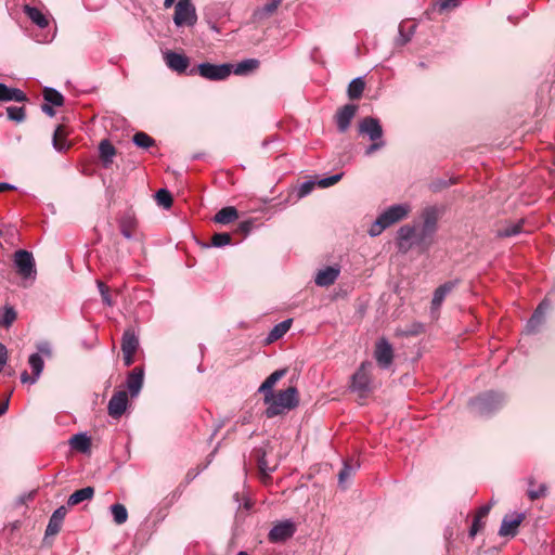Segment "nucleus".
<instances>
[{"instance_id": "obj_5", "label": "nucleus", "mask_w": 555, "mask_h": 555, "mask_svg": "<svg viewBox=\"0 0 555 555\" xmlns=\"http://www.w3.org/2000/svg\"><path fill=\"white\" fill-rule=\"evenodd\" d=\"M372 366L371 362H363L351 377L350 389L360 397H366L374 389L371 378Z\"/></svg>"}, {"instance_id": "obj_22", "label": "nucleus", "mask_w": 555, "mask_h": 555, "mask_svg": "<svg viewBox=\"0 0 555 555\" xmlns=\"http://www.w3.org/2000/svg\"><path fill=\"white\" fill-rule=\"evenodd\" d=\"M283 0H270L264 5L257 8L253 13V20L256 23H261L271 17L281 5Z\"/></svg>"}, {"instance_id": "obj_51", "label": "nucleus", "mask_w": 555, "mask_h": 555, "mask_svg": "<svg viewBox=\"0 0 555 555\" xmlns=\"http://www.w3.org/2000/svg\"><path fill=\"white\" fill-rule=\"evenodd\" d=\"M385 146V141L383 139L372 141V144L366 147L364 154L365 156L373 155L376 151L383 149Z\"/></svg>"}, {"instance_id": "obj_7", "label": "nucleus", "mask_w": 555, "mask_h": 555, "mask_svg": "<svg viewBox=\"0 0 555 555\" xmlns=\"http://www.w3.org/2000/svg\"><path fill=\"white\" fill-rule=\"evenodd\" d=\"M173 22L178 27L194 26L197 15L192 0H179L175 7Z\"/></svg>"}, {"instance_id": "obj_1", "label": "nucleus", "mask_w": 555, "mask_h": 555, "mask_svg": "<svg viewBox=\"0 0 555 555\" xmlns=\"http://www.w3.org/2000/svg\"><path fill=\"white\" fill-rule=\"evenodd\" d=\"M263 401L268 405L266 416L272 418L295 409L299 404L298 391L296 387H288L276 393L274 391L269 392L263 397Z\"/></svg>"}, {"instance_id": "obj_17", "label": "nucleus", "mask_w": 555, "mask_h": 555, "mask_svg": "<svg viewBox=\"0 0 555 555\" xmlns=\"http://www.w3.org/2000/svg\"><path fill=\"white\" fill-rule=\"evenodd\" d=\"M524 513L504 516L499 530V534L501 537H515L517 533V528L524 521Z\"/></svg>"}, {"instance_id": "obj_25", "label": "nucleus", "mask_w": 555, "mask_h": 555, "mask_svg": "<svg viewBox=\"0 0 555 555\" xmlns=\"http://www.w3.org/2000/svg\"><path fill=\"white\" fill-rule=\"evenodd\" d=\"M416 29V25L411 22H401L399 25V36L396 40L398 46L406 44L413 37Z\"/></svg>"}, {"instance_id": "obj_9", "label": "nucleus", "mask_w": 555, "mask_h": 555, "mask_svg": "<svg viewBox=\"0 0 555 555\" xmlns=\"http://www.w3.org/2000/svg\"><path fill=\"white\" fill-rule=\"evenodd\" d=\"M164 62L168 68L177 74H185L190 66V59L182 52H164Z\"/></svg>"}, {"instance_id": "obj_58", "label": "nucleus", "mask_w": 555, "mask_h": 555, "mask_svg": "<svg viewBox=\"0 0 555 555\" xmlns=\"http://www.w3.org/2000/svg\"><path fill=\"white\" fill-rule=\"evenodd\" d=\"M8 350L3 344H0V372L3 370L4 364L7 363Z\"/></svg>"}, {"instance_id": "obj_45", "label": "nucleus", "mask_w": 555, "mask_h": 555, "mask_svg": "<svg viewBox=\"0 0 555 555\" xmlns=\"http://www.w3.org/2000/svg\"><path fill=\"white\" fill-rule=\"evenodd\" d=\"M231 235L229 233L222 232V233H216L211 237V244L215 247H223L225 245H229L231 243Z\"/></svg>"}, {"instance_id": "obj_34", "label": "nucleus", "mask_w": 555, "mask_h": 555, "mask_svg": "<svg viewBox=\"0 0 555 555\" xmlns=\"http://www.w3.org/2000/svg\"><path fill=\"white\" fill-rule=\"evenodd\" d=\"M43 99L46 103L53 106H62L64 104V96L54 88L46 87L43 89Z\"/></svg>"}, {"instance_id": "obj_35", "label": "nucleus", "mask_w": 555, "mask_h": 555, "mask_svg": "<svg viewBox=\"0 0 555 555\" xmlns=\"http://www.w3.org/2000/svg\"><path fill=\"white\" fill-rule=\"evenodd\" d=\"M365 88V81L361 77H357L348 86V96L351 100H357L362 96Z\"/></svg>"}, {"instance_id": "obj_36", "label": "nucleus", "mask_w": 555, "mask_h": 555, "mask_svg": "<svg viewBox=\"0 0 555 555\" xmlns=\"http://www.w3.org/2000/svg\"><path fill=\"white\" fill-rule=\"evenodd\" d=\"M111 514L116 525H124L128 519V512L125 505L120 503L113 504L111 507Z\"/></svg>"}, {"instance_id": "obj_26", "label": "nucleus", "mask_w": 555, "mask_h": 555, "mask_svg": "<svg viewBox=\"0 0 555 555\" xmlns=\"http://www.w3.org/2000/svg\"><path fill=\"white\" fill-rule=\"evenodd\" d=\"M94 495V488L93 487H85L82 489L76 490L74 493H72L67 500L68 506H75L79 503H82L85 501H89Z\"/></svg>"}, {"instance_id": "obj_6", "label": "nucleus", "mask_w": 555, "mask_h": 555, "mask_svg": "<svg viewBox=\"0 0 555 555\" xmlns=\"http://www.w3.org/2000/svg\"><path fill=\"white\" fill-rule=\"evenodd\" d=\"M232 73V65L230 64H210L202 63L197 67L191 68L189 75L198 74L205 79L219 81L228 78Z\"/></svg>"}, {"instance_id": "obj_57", "label": "nucleus", "mask_w": 555, "mask_h": 555, "mask_svg": "<svg viewBox=\"0 0 555 555\" xmlns=\"http://www.w3.org/2000/svg\"><path fill=\"white\" fill-rule=\"evenodd\" d=\"M490 509H491V504L483 505L477 511V514L475 517L482 520L483 518H486L488 516V514L490 513Z\"/></svg>"}, {"instance_id": "obj_38", "label": "nucleus", "mask_w": 555, "mask_h": 555, "mask_svg": "<svg viewBox=\"0 0 555 555\" xmlns=\"http://www.w3.org/2000/svg\"><path fill=\"white\" fill-rule=\"evenodd\" d=\"M65 135H66V132H65L64 127L63 126L56 127V129L53 133V146L59 152L65 151L68 147V145L66 144V141H65Z\"/></svg>"}, {"instance_id": "obj_18", "label": "nucleus", "mask_w": 555, "mask_h": 555, "mask_svg": "<svg viewBox=\"0 0 555 555\" xmlns=\"http://www.w3.org/2000/svg\"><path fill=\"white\" fill-rule=\"evenodd\" d=\"M128 392L126 390H118L108 402V414L114 417H120L127 409Z\"/></svg>"}, {"instance_id": "obj_3", "label": "nucleus", "mask_w": 555, "mask_h": 555, "mask_svg": "<svg viewBox=\"0 0 555 555\" xmlns=\"http://www.w3.org/2000/svg\"><path fill=\"white\" fill-rule=\"evenodd\" d=\"M505 402L502 393L488 391L469 401L472 412L477 415L486 416L499 410Z\"/></svg>"}, {"instance_id": "obj_63", "label": "nucleus", "mask_w": 555, "mask_h": 555, "mask_svg": "<svg viewBox=\"0 0 555 555\" xmlns=\"http://www.w3.org/2000/svg\"><path fill=\"white\" fill-rule=\"evenodd\" d=\"M10 527H11V531L17 530L21 527V522L20 521H14V522H12L10 525Z\"/></svg>"}, {"instance_id": "obj_54", "label": "nucleus", "mask_w": 555, "mask_h": 555, "mask_svg": "<svg viewBox=\"0 0 555 555\" xmlns=\"http://www.w3.org/2000/svg\"><path fill=\"white\" fill-rule=\"evenodd\" d=\"M11 94H12L11 101H15V102H20V103L27 101L26 94L21 89L12 88Z\"/></svg>"}, {"instance_id": "obj_44", "label": "nucleus", "mask_w": 555, "mask_h": 555, "mask_svg": "<svg viewBox=\"0 0 555 555\" xmlns=\"http://www.w3.org/2000/svg\"><path fill=\"white\" fill-rule=\"evenodd\" d=\"M8 117L16 122H22L25 119L24 107L10 106L7 108Z\"/></svg>"}, {"instance_id": "obj_37", "label": "nucleus", "mask_w": 555, "mask_h": 555, "mask_svg": "<svg viewBox=\"0 0 555 555\" xmlns=\"http://www.w3.org/2000/svg\"><path fill=\"white\" fill-rule=\"evenodd\" d=\"M525 223L524 220L518 221L517 223L506 224L496 231V235L499 237H511L517 235L521 232V227Z\"/></svg>"}, {"instance_id": "obj_24", "label": "nucleus", "mask_w": 555, "mask_h": 555, "mask_svg": "<svg viewBox=\"0 0 555 555\" xmlns=\"http://www.w3.org/2000/svg\"><path fill=\"white\" fill-rule=\"evenodd\" d=\"M287 373V370L286 369H281V370H276L274 371L272 374H270L266 380L261 384V386L259 387V392H262L263 393V397H266V395H269V392H273V387L274 385L282 378L286 375Z\"/></svg>"}, {"instance_id": "obj_4", "label": "nucleus", "mask_w": 555, "mask_h": 555, "mask_svg": "<svg viewBox=\"0 0 555 555\" xmlns=\"http://www.w3.org/2000/svg\"><path fill=\"white\" fill-rule=\"evenodd\" d=\"M422 219L423 224L417 244L422 247H427L431 243L433 235L437 230L439 210L434 206L426 207L422 212Z\"/></svg>"}, {"instance_id": "obj_32", "label": "nucleus", "mask_w": 555, "mask_h": 555, "mask_svg": "<svg viewBox=\"0 0 555 555\" xmlns=\"http://www.w3.org/2000/svg\"><path fill=\"white\" fill-rule=\"evenodd\" d=\"M69 444L74 450L87 452L90 449L91 440L85 434H76L70 438Z\"/></svg>"}, {"instance_id": "obj_33", "label": "nucleus", "mask_w": 555, "mask_h": 555, "mask_svg": "<svg viewBox=\"0 0 555 555\" xmlns=\"http://www.w3.org/2000/svg\"><path fill=\"white\" fill-rule=\"evenodd\" d=\"M291 325H292L291 319L280 322L270 331V333L268 335V340L270 343H272V341L280 339L288 332V330L291 328Z\"/></svg>"}, {"instance_id": "obj_60", "label": "nucleus", "mask_w": 555, "mask_h": 555, "mask_svg": "<svg viewBox=\"0 0 555 555\" xmlns=\"http://www.w3.org/2000/svg\"><path fill=\"white\" fill-rule=\"evenodd\" d=\"M41 109L44 114H47L50 117H53L55 115V111L53 108V105L44 103L41 106Z\"/></svg>"}, {"instance_id": "obj_53", "label": "nucleus", "mask_w": 555, "mask_h": 555, "mask_svg": "<svg viewBox=\"0 0 555 555\" xmlns=\"http://www.w3.org/2000/svg\"><path fill=\"white\" fill-rule=\"evenodd\" d=\"M11 92L12 88L8 87L7 85L0 82V101L1 102H9L11 101Z\"/></svg>"}, {"instance_id": "obj_64", "label": "nucleus", "mask_w": 555, "mask_h": 555, "mask_svg": "<svg viewBox=\"0 0 555 555\" xmlns=\"http://www.w3.org/2000/svg\"><path fill=\"white\" fill-rule=\"evenodd\" d=\"M132 142L139 146V132H135L133 135H132Z\"/></svg>"}, {"instance_id": "obj_59", "label": "nucleus", "mask_w": 555, "mask_h": 555, "mask_svg": "<svg viewBox=\"0 0 555 555\" xmlns=\"http://www.w3.org/2000/svg\"><path fill=\"white\" fill-rule=\"evenodd\" d=\"M251 229V222L250 221H243L238 224L237 231L244 234H247Z\"/></svg>"}, {"instance_id": "obj_30", "label": "nucleus", "mask_w": 555, "mask_h": 555, "mask_svg": "<svg viewBox=\"0 0 555 555\" xmlns=\"http://www.w3.org/2000/svg\"><path fill=\"white\" fill-rule=\"evenodd\" d=\"M120 232L126 238H133L137 233V219L134 216H124L120 220Z\"/></svg>"}, {"instance_id": "obj_46", "label": "nucleus", "mask_w": 555, "mask_h": 555, "mask_svg": "<svg viewBox=\"0 0 555 555\" xmlns=\"http://www.w3.org/2000/svg\"><path fill=\"white\" fill-rule=\"evenodd\" d=\"M546 491H547V487L545 483H541L539 485V487L535 489V488H530L528 490V496L531 501H534V500H538L540 498H543L546 495Z\"/></svg>"}, {"instance_id": "obj_43", "label": "nucleus", "mask_w": 555, "mask_h": 555, "mask_svg": "<svg viewBox=\"0 0 555 555\" xmlns=\"http://www.w3.org/2000/svg\"><path fill=\"white\" fill-rule=\"evenodd\" d=\"M17 318V313L15 311V309L11 306H7L4 308V312H3V315L1 317L0 319V326L2 327H10L13 322L16 320Z\"/></svg>"}, {"instance_id": "obj_47", "label": "nucleus", "mask_w": 555, "mask_h": 555, "mask_svg": "<svg viewBox=\"0 0 555 555\" xmlns=\"http://www.w3.org/2000/svg\"><path fill=\"white\" fill-rule=\"evenodd\" d=\"M96 285H98V288H99V292L101 294V297H102V300L105 305L107 306H112L113 305V301H112V298H111V295H109V288L108 286H106L102 281L98 280L96 281Z\"/></svg>"}, {"instance_id": "obj_16", "label": "nucleus", "mask_w": 555, "mask_h": 555, "mask_svg": "<svg viewBox=\"0 0 555 555\" xmlns=\"http://www.w3.org/2000/svg\"><path fill=\"white\" fill-rule=\"evenodd\" d=\"M420 233H416L414 227L403 225L398 231V247L400 250L406 251L413 245H417Z\"/></svg>"}, {"instance_id": "obj_19", "label": "nucleus", "mask_w": 555, "mask_h": 555, "mask_svg": "<svg viewBox=\"0 0 555 555\" xmlns=\"http://www.w3.org/2000/svg\"><path fill=\"white\" fill-rule=\"evenodd\" d=\"M357 108L358 107L354 104H346L337 111L335 119H336L337 128L340 132L347 131L352 118L356 115Z\"/></svg>"}, {"instance_id": "obj_61", "label": "nucleus", "mask_w": 555, "mask_h": 555, "mask_svg": "<svg viewBox=\"0 0 555 555\" xmlns=\"http://www.w3.org/2000/svg\"><path fill=\"white\" fill-rule=\"evenodd\" d=\"M16 188L13 184L7 182H0V193L15 190Z\"/></svg>"}, {"instance_id": "obj_39", "label": "nucleus", "mask_w": 555, "mask_h": 555, "mask_svg": "<svg viewBox=\"0 0 555 555\" xmlns=\"http://www.w3.org/2000/svg\"><path fill=\"white\" fill-rule=\"evenodd\" d=\"M255 455L257 457L258 468L263 477H269V474L273 470L266 460V452L263 449H256Z\"/></svg>"}, {"instance_id": "obj_31", "label": "nucleus", "mask_w": 555, "mask_h": 555, "mask_svg": "<svg viewBox=\"0 0 555 555\" xmlns=\"http://www.w3.org/2000/svg\"><path fill=\"white\" fill-rule=\"evenodd\" d=\"M360 464L352 460L344 462V466L338 474L339 486L345 487L346 481L359 469Z\"/></svg>"}, {"instance_id": "obj_27", "label": "nucleus", "mask_w": 555, "mask_h": 555, "mask_svg": "<svg viewBox=\"0 0 555 555\" xmlns=\"http://www.w3.org/2000/svg\"><path fill=\"white\" fill-rule=\"evenodd\" d=\"M238 218L237 209L233 206H228L220 209L214 217V221L220 224H229Z\"/></svg>"}, {"instance_id": "obj_15", "label": "nucleus", "mask_w": 555, "mask_h": 555, "mask_svg": "<svg viewBox=\"0 0 555 555\" xmlns=\"http://www.w3.org/2000/svg\"><path fill=\"white\" fill-rule=\"evenodd\" d=\"M28 364L33 371V375H29L26 371H24L21 374V382L23 384H35L43 370V358L39 353H33L28 359Z\"/></svg>"}, {"instance_id": "obj_10", "label": "nucleus", "mask_w": 555, "mask_h": 555, "mask_svg": "<svg viewBox=\"0 0 555 555\" xmlns=\"http://www.w3.org/2000/svg\"><path fill=\"white\" fill-rule=\"evenodd\" d=\"M374 358L382 369H389L393 360V349L385 338L377 340L374 350Z\"/></svg>"}, {"instance_id": "obj_21", "label": "nucleus", "mask_w": 555, "mask_h": 555, "mask_svg": "<svg viewBox=\"0 0 555 555\" xmlns=\"http://www.w3.org/2000/svg\"><path fill=\"white\" fill-rule=\"evenodd\" d=\"M66 514L67 509L65 506H60L53 512L46 529L47 537L55 535L60 532Z\"/></svg>"}, {"instance_id": "obj_8", "label": "nucleus", "mask_w": 555, "mask_h": 555, "mask_svg": "<svg viewBox=\"0 0 555 555\" xmlns=\"http://www.w3.org/2000/svg\"><path fill=\"white\" fill-rule=\"evenodd\" d=\"M14 263L17 269V273L23 279L34 280L36 278L37 271L35 268V260L31 253L24 249L17 250L14 254Z\"/></svg>"}, {"instance_id": "obj_49", "label": "nucleus", "mask_w": 555, "mask_h": 555, "mask_svg": "<svg viewBox=\"0 0 555 555\" xmlns=\"http://www.w3.org/2000/svg\"><path fill=\"white\" fill-rule=\"evenodd\" d=\"M315 185H318V183H317V181H313V180L304 182L298 189V197L302 198V197L309 195Z\"/></svg>"}, {"instance_id": "obj_13", "label": "nucleus", "mask_w": 555, "mask_h": 555, "mask_svg": "<svg viewBox=\"0 0 555 555\" xmlns=\"http://www.w3.org/2000/svg\"><path fill=\"white\" fill-rule=\"evenodd\" d=\"M295 531V524L291 520H284L273 526L269 532V540L274 543L283 542L293 537Z\"/></svg>"}, {"instance_id": "obj_48", "label": "nucleus", "mask_w": 555, "mask_h": 555, "mask_svg": "<svg viewBox=\"0 0 555 555\" xmlns=\"http://www.w3.org/2000/svg\"><path fill=\"white\" fill-rule=\"evenodd\" d=\"M341 177H343V173L333 175L331 177L318 180L317 183L320 188H323V189L330 188V186L336 184L341 179Z\"/></svg>"}, {"instance_id": "obj_28", "label": "nucleus", "mask_w": 555, "mask_h": 555, "mask_svg": "<svg viewBox=\"0 0 555 555\" xmlns=\"http://www.w3.org/2000/svg\"><path fill=\"white\" fill-rule=\"evenodd\" d=\"M24 13L33 23H35L40 28H44L49 25V22L47 17L43 15V13L35 7H30L28 4L24 5Z\"/></svg>"}, {"instance_id": "obj_20", "label": "nucleus", "mask_w": 555, "mask_h": 555, "mask_svg": "<svg viewBox=\"0 0 555 555\" xmlns=\"http://www.w3.org/2000/svg\"><path fill=\"white\" fill-rule=\"evenodd\" d=\"M339 267H326L318 271L314 278V282L318 286L327 287L335 283V281L339 276Z\"/></svg>"}, {"instance_id": "obj_29", "label": "nucleus", "mask_w": 555, "mask_h": 555, "mask_svg": "<svg viewBox=\"0 0 555 555\" xmlns=\"http://www.w3.org/2000/svg\"><path fill=\"white\" fill-rule=\"evenodd\" d=\"M99 154L103 165L107 167L113 163V157L116 154V150L108 140H102L99 145Z\"/></svg>"}, {"instance_id": "obj_62", "label": "nucleus", "mask_w": 555, "mask_h": 555, "mask_svg": "<svg viewBox=\"0 0 555 555\" xmlns=\"http://www.w3.org/2000/svg\"><path fill=\"white\" fill-rule=\"evenodd\" d=\"M8 408H9V399H7L0 403V416L5 414V412L8 411Z\"/></svg>"}, {"instance_id": "obj_50", "label": "nucleus", "mask_w": 555, "mask_h": 555, "mask_svg": "<svg viewBox=\"0 0 555 555\" xmlns=\"http://www.w3.org/2000/svg\"><path fill=\"white\" fill-rule=\"evenodd\" d=\"M38 352L42 358H51L52 357V348L48 341H42L37 345Z\"/></svg>"}, {"instance_id": "obj_52", "label": "nucleus", "mask_w": 555, "mask_h": 555, "mask_svg": "<svg viewBox=\"0 0 555 555\" xmlns=\"http://www.w3.org/2000/svg\"><path fill=\"white\" fill-rule=\"evenodd\" d=\"M437 5L440 12L449 9L456 8L459 5L457 0H438Z\"/></svg>"}, {"instance_id": "obj_12", "label": "nucleus", "mask_w": 555, "mask_h": 555, "mask_svg": "<svg viewBox=\"0 0 555 555\" xmlns=\"http://www.w3.org/2000/svg\"><path fill=\"white\" fill-rule=\"evenodd\" d=\"M139 346V340L133 330H128L124 333L121 350L122 359L126 366L133 363V354Z\"/></svg>"}, {"instance_id": "obj_56", "label": "nucleus", "mask_w": 555, "mask_h": 555, "mask_svg": "<svg viewBox=\"0 0 555 555\" xmlns=\"http://www.w3.org/2000/svg\"><path fill=\"white\" fill-rule=\"evenodd\" d=\"M483 527V522L482 520L478 519V518H474V521H473V525L470 527V530H469V537L474 538L477 532Z\"/></svg>"}, {"instance_id": "obj_14", "label": "nucleus", "mask_w": 555, "mask_h": 555, "mask_svg": "<svg viewBox=\"0 0 555 555\" xmlns=\"http://www.w3.org/2000/svg\"><path fill=\"white\" fill-rule=\"evenodd\" d=\"M359 132L369 137L371 141L383 139V128L377 118L364 117L359 122Z\"/></svg>"}, {"instance_id": "obj_23", "label": "nucleus", "mask_w": 555, "mask_h": 555, "mask_svg": "<svg viewBox=\"0 0 555 555\" xmlns=\"http://www.w3.org/2000/svg\"><path fill=\"white\" fill-rule=\"evenodd\" d=\"M456 284L457 281H448L444 284L440 285L438 288H436L431 300L433 310H438L440 308L447 295L454 289Z\"/></svg>"}, {"instance_id": "obj_55", "label": "nucleus", "mask_w": 555, "mask_h": 555, "mask_svg": "<svg viewBox=\"0 0 555 555\" xmlns=\"http://www.w3.org/2000/svg\"><path fill=\"white\" fill-rule=\"evenodd\" d=\"M155 144V141L153 138H151L149 134L141 131V150L149 149Z\"/></svg>"}, {"instance_id": "obj_40", "label": "nucleus", "mask_w": 555, "mask_h": 555, "mask_svg": "<svg viewBox=\"0 0 555 555\" xmlns=\"http://www.w3.org/2000/svg\"><path fill=\"white\" fill-rule=\"evenodd\" d=\"M258 66V61L254 59L245 60L240 62L234 68L232 67V73L235 75H246L247 73L256 69Z\"/></svg>"}, {"instance_id": "obj_41", "label": "nucleus", "mask_w": 555, "mask_h": 555, "mask_svg": "<svg viewBox=\"0 0 555 555\" xmlns=\"http://www.w3.org/2000/svg\"><path fill=\"white\" fill-rule=\"evenodd\" d=\"M126 385L131 397H134L139 393V367L132 369V371L129 373Z\"/></svg>"}, {"instance_id": "obj_2", "label": "nucleus", "mask_w": 555, "mask_h": 555, "mask_svg": "<svg viewBox=\"0 0 555 555\" xmlns=\"http://www.w3.org/2000/svg\"><path fill=\"white\" fill-rule=\"evenodd\" d=\"M411 210L408 204H397L384 210L369 229L371 236H378L385 229L404 219Z\"/></svg>"}, {"instance_id": "obj_42", "label": "nucleus", "mask_w": 555, "mask_h": 555, "mask_svg": "<svg viewBox=\"0 0 555 555\" xmlns=\"http://www.w3.org/2000/svg\"><path fill=\"white\" fill-rule=\"evenodd\" d=\"M155 201L158 206L168 209L172 205V196L166 189H160L155 194Z\"/></svg>"}, {"instance_id": "obj_11", "label": "nucleus", "mask_w": 555, "mask_h": 555, "mask_svg": "<svg viewBox=\"0 0 555 555\" xmlns=\"http://www.w3.org/2000/svg\"><path fill=\"white\" fill-rule=\"evenodd\" d=\"M550 308L547 300H543L539 304L533 314L526 324V334H535L545 322L546 312Z\"/></svg>"}]
</instances>
